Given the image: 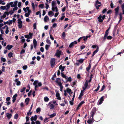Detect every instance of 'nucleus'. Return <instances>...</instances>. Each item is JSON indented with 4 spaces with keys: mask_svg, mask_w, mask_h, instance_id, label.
Segmentation results:
<instances>
[{
    "mask_svg": "<svg viewBox=\"0 0 124 124\" xmlns=\"http://www.w3.org/2000/svg\"><path fill=\"white\" fill-rule=\"evenodd\" d=\"M85 102L84 101H83L81 102L78 105L80 107H81L82 105Z\"/></svg>",
    "mask_w": 124,
    "mask_h": 124,
    "instance_id": "obj_42",
    "label": "nucleus"
},
{
    "mask_svg": "<svg viewBox=\"0 0 124 124\" xmlns=\"http://www.w3.org/2000/svg\"><path fill=\"white\" fill-rule=\"evenodd\" d=\"M7 12L8 13V15L9 14L11 15L14 13V12L13 11L11 10L9 12Z\"/></svg>",
    "mask_w": 124,
    "mask_h": 124,
    "instance_id": "obj_50",
    "label": "nucleus"
},
{
    "mask_svg": "<svg viewBox=\"0 0 124 124\" xmlns=\"http://www.w3.org/2000/svg\"><path fill=\"white\" fill-rule=\"evenodd\" d=\"M36 23H35L33 25V29L34 30L36 29Z\"/></svg>",
    "mask_w": 124,
    "mask_h": 124,
    "instance_id": "obj_47",
    "label": "nucleus"
},
{
    "mask_svg": "<svg viewBox=\"0 0 124 124\" xmlns=\"http://www.w3.org/2000/svg\"><path fill=\"white\" fill-rule=\"evenodd\" d=\"M33 42L34 47L35 48H36L37 45V42L35 39H33Z\"/></svg>",
    "mask_w": 124,
    "mask_h": 124,
    "instance_id": "obj_22",
    "label": "nucleus"
},
{
    "mask_svg": "<svg viewBox=\"0 0 124 124\" xmlns=\"http://www.w3.org/2000/svg\"><path fill=\"white\" fill-rule=\"evenodd\" d=\"M84 60V59H80L78 60V62L80 63H82L83 62Z\"/></svg>",
    "mask_w": 124,
    "mask_h": 124,
    "instance_id": "obj_41",
    "label": "nucleus"
},
{
    "mask_svg": "<svg viewBox=\"0 0 124 124\" xmlns=\"http://www.w3.org/2000/svg\"><path fill=\"white\" fill-rule=\"evenodd\" d=\"M54 106L53 104H51L49 106V108L51 109H52L54 108Z\"/></svg>",
    "mask_w": 124,
    "mask_h": 124,
    "instance_id": "obj_38",
    "label": "nucleus"
},
{
    "mask_svg": "<svg viewBox=\"0 0 124 124\" xmlns=\"http://www.w3.org/2000/svg\"><path fill=\"white\" fill-rule=\"evenodd\" d=\"M18 1H15L14 2H11L10 3V5L12 7H15L17 6Z\"/></svg>",
    "mask_w": 124,
    "mask_h": 124,
    "instance_id": "obj_6",
    "label": "nucleus"
},
{
    "mask_svg": "<svg viewBox=\"0 0 124 124\" xmlns=\"http://www.w3.org/2000/svg\"><path fill=\"white\" fill-rule=\"evenodd\" d=\"M112 38V37L111 36H107V39H111Z\"/></svg>",
    "mask_w": 124,
    "mask_h": 124,
    "instance_id": "obj_56",
    "label": "nucleus"
},
{
    "mask_svg": "<svg viewBox=\"0 0 124 124\" xmlns=\"http://www.w3.org/2000/svg\"><path fill=\"white\" fill-rule=\"evenodd\" d=\"M67 80L66 81H69L70 82L71 81V77H70L67 78Z\"/></svg>",
    "mask_w": 124,
    "mask_h": 124,
    "instance_id": "obj_46",
    "label": "nucleus"
},
{
    "mask_svg": "<svg viewBox=\"0 0 124 124\" xmlns=\"http://www.w3.org/2000/svg\"><path fill=\"white\" fill-rule=\"evenodd\" d=\"M44 100L45 102H48L49 99L47 97H45L44 98Z\"/></svg>",
    "mask_w": 124,
    "mask_h": 124,
    "instance_id": "obj_30",
    "label": "nucleus"
},
{
    "mask_svg": "<svg viewBox=\"0 0 124 124\" xmlns=\"http://www.w3.org/2000/svg\"><path fill=\"white\" fill-rule=\"evenodd\" d=\"M10 7V6L9 5H7L6 6H1L0 7V8L1 9L4 10L8 9Z\"/></svg>",
    "mask_w": 124,
    "mask_h": 124,
    "instance_id": "obj_9",
    "label": "nucleus"
},
{
    "mask_svg": "<svg viewBox=\"0 0 124 124\" xmlns=\"http://www.w3.org/2000/svg\"><path fill=\"white\" fill-rule=\"evenodd\" d=\"M1 61H2L3 62H5V61H6L5 59L4 58H3L2 57H1Z\"/></svg>",
    "mask_w": 124,
    "mask_h": 124,
    "instance_id": "obj_62",
    "label": "nucleus"
},
{
    "mask_svg": "<svg viewBox=\"0 0 124 124\" xmlns=\"http://www.w3.org/2000/svg\"><path fill=\"white\" fill-rule=\"evenodd\" d=\"M28 35H29V39H31L32 38V36L33 35V34L31 32H29V33Z\"/></svg>",
    "mask_w": 124,
    "mask_h": 124,
    "instance_id": "obj_43",
    "label": "nucleus"
},
{
    "mask_svg": "<svg viewBox=\"0 0 124 124\" xmlns=\"http://www.w3.org/2000/svg\"><path fill=\"white\" fill-rule=\"evenodd\" d=\"M4 25V24L3 23H0V27L2 29H6L5 33L6 34H8L9 32V28L8 26L5 25L4 27L3 26Z\"/></svg>",
    "mask_w": 124,
    "mask_h": 124,
    "instance_id": "obj_2",
    "label": "nucleus"
},
{
    "mask_svg": "<svg viewBox=\"0 0 124 124\" xmlns=\"http://www.w3.org/2000/svg\"><path fill=\"white\" fill-rule=\"evenodd\" d=\"M65 68V66H63L62 65H61L59 67V69L61 70L62 72L64 70V69Z\"/></svg>",
    "mask_w": 124,
    "mask_h": 124,
    "instance_id": "obj_16",
    "label": "nucleus"
},
{
    "mask_svg": "<svg viewBox=\"0 0 124 124\" xmlns=\"http://www.w3.org/2000/svg\"><path fill=\"white\" fill-rule=\"evenodd\" d=\"M7 24L9 25H10L11 24H12L13 21L12 20H10L9 21H7L6 22Z\"/></svg>",
    "mask_w": 124,
    "mask_h": 124,
    "instance_id": "obj_34",
    "label": "nucleus"
},
{
    "mask_svg": "<svg viewBox=\"0 0 124 124\" xmlns=\"http://www.w3.org/2000/svg\"><path fill=\"white\" fill-rule=\"evenodd\" d=\"M13 47V46L12 45H8L6 47V49H7L8 50H10Z\"/></svg>",
    "mask_w": 124,
    "mask_h": 124,
    "instance_id": "obj_25",
    "label": "nucleus"
},
{
    "mask_svg": "<svg viewBox=\"0 0 124 124\" xmlns=\"http://www.w3.org/2000/svg\"><path fill=\"white\" fill-rule=\"evenodd\" d=\"M88 86V82L87 80H86L85 82L84 86L83 87V91H85Z\"/></svg>",
    "mask_w": 124,
    "mask_h": 124,
    "instance_id": "obj_7",
    "label": "nucleus"
},
{
    "mask_svg": "<svg viewBox=\"0 0 124 124\" xmlns=\"http://www.w3.org/2000/svg\"><path fill=\"white\" fill-rule=\"evenodd\" d=\"M101 5V3L98 1V0H97L96 2L95 6L96 8L97 9H99V7Z\"/></svg>",
    "mask_w": 124,
    "mask_h": 124,
    "instance_id": "obj_8",
    "label": "nucleus"
},
{
    "mask_svg": "<svg viewBox=\"0 0 124 124\" xmlns=\"http://www.w3.org/2000/svg\"><path fill=\"white\" fill-rule=\"evenodd\" d=\"M46 43L49 44V45H50L51 44V43L50 40L48 39H46Z\"/></svg>",
    "mask_w": 124,
    "mask_h": 124,
    "instance_id": "obj_37",
    "label": "nucleus"
},
{
    "mask_svg": "<svg viewBox=\"0 0 124 124\" xmlns=\"http://www.w3.org/2000/svg\"><path fill=\"white\" fill-rule=\"evenodd\" d=\"M31 5L32 7L34 10L35 9V5L34 3L33 2H32L31 3Z\"/></svg>",
    "mask_w": 124,
    "mask_h": 124,
    "instance_id": "obj_58",
    "label": "nucleus"
},
{
    "mask_svg": "<svg viewBox=\"0 0 124 124\" xmlns=\"http://www.w3.org/2000/svg\"><path fill=\"white\" fill-rule=\"evenodd\" d=\"M48 118L47 117L45 118L44 120V122L45 123L47 122L48 121Z\"/></svg>",
    "mask_w": 124,
    "mask_h": 124,
    "instance_id": "obj_60",
    "label": "nucleus"
},
{
    "mask_svg": "<svg viewBox=\"0 0 124 124\" xmlns=\"http://www.w3.org/2000/svg\"><path fill=\"white\" fill-rule=\"evenodd\" d=\"M26 89L25 87H23L22 89H21L20 92L21 93H23L24 91Z\"/></svg>",
    "mask_w": 124,
    "mask_h": 124,
    "instance_id": "obj_55",
    "label": "nucleus"
},
{
    "mask_svg": "<svg viewBox=\"0 0 124 124\" xmlns=\"http://www.w3.org/2000/svg\"><path fill=\"white\" fill-rule=\"evenodd\" d=\"M14 7V8L13 9V11H15L17 10L18 9V7L17 6H15V7Z\"/></svg>",
    "mask_w": 124,
    "mask_h": 124,
    "instance_id": "obj_52",
    "label": "nucleus"
},
{
    "mask_svg": "<svg viewBox=\"0 0 124 124\" xmlns=\"http://www.w3.org/2000/svg\"><path fill=\"white\" fill-rule=\"evenodd\" d=\"M37 118V116L35 115L34 116H32L31 118V120L32 121H35Z\"/></svg>",
    "mask_w": 124,
    "mask_h": 124,
    "instance_id": "obj_14",
    "label": "nucleus"
},
{
    "mask_svg": "<svg viewBox=\"0 0 124 124\" xmlns=\"http://www.w3.org/2000/svg\"><path fill=\"white\" fill-rule=\"evenodd\" d=\"M18 117V114H16L14 116V118L15 119H17Z\"/></svg>",
    "mask_w": 124,
    "mask_h": 124,
    "instance_id": "obj_53",
    "label": "nucleus"
},
{
    "mask_svg": "<svg viewBox=\"0 0 124 124\" xmlns=\"http://www.w3.org/2000/svg\"><path fill=\"white\" fill-rule=\"evenodd\" d=\"M62 52L61 51L58 50H57V52L55 54V55L57 57H59L60 56Z\"/></svg>",
    "mask_w": 124,
    "mask_h": 124,
    "instance_id": "obj_11",
    "label": "nucleus"
},
{
    "mask_svg": "<svg viewBox=\"0 0 124 124\" xmlns=\"http://www.w3.org/2000/svg\"><path fill=\"white\" fill-rule=\"evenodd\" d=\"M30 64H34V65H35V61H31V62L30 63Z\"/></svg>",
    "mask_w": 124,
    "mask_h": 124,
    "instance_id": "obj_63",
    "label": "nucleus"
},
{
    "mask_svg": "<svg viewBox=\"0 0 124 124\" xmlns=\"http://www.w3.org/2000/svg\"><path fill=\"white\" fill-rule=\"evenodd\" d=\"M96 110L95 109L93 108L92 111L90 114L91 115V116L92 117V119L93 118V116L95 114Z\"/></svg>",
    "mask_w": 124,
    "mask_h": 124,
    "instance_id": "obj_12",
    "label": "nucleus"
},
{
    "mask_svg": "<svg viewBox=\"0 0 124 124\" xmlns=\"http://www.w3.org/2000/svg\"><path fill=\"white\" fill-rule=\"evenodd\" d=\"M50 46L49 45H46L45 46V49L46 50H47L48 49V48Z\"/></svg>",
    "mask_w": 124,
    "mask_h": 124,
    "instance_id": "obj_40",
    "label": "nucleus"
},
{
    "mask_svg": "<svg viewBox=\"0 0 124 124\" xmlns=\"http://www.w3.org/2000/svg\"><path fill=\"white\" fill-rule=\"evenodd\" d=\"M41 111V108H37L36 110V111L37 113L39 114Z\"/></svg>",
    "mask_w": 124,
    "mask_h": 124,
    "instance_id": "obj_32",
    "label": "nucleus"
},
{
    "mask_svg": "<svg viewBox=\"0 0 124 124\" xmlns=\"http://www.w3.org/2000/svg\"><path fill=\"white\" fill-rule=\"evenodd\" d=\"M55 82L58 84V85L62 84V83L61 82V80L59 78H57L56 79Z\"/></svg>",
    "mask_w": 124,
    "mask_h": 124,
    "instance_id": "obj_15",
    "label": "nucleus"
},
{
    "mask_svg": "<svg viewBox=\"0 0 124 124\" xmlns=\"http://www.w3.org/2000/svg\"><path fill=\"white\" fill-rule=\"evenodd\" d=\"M60 87V91H62V89L63 88V86H62V84L61 85H59Z\"/></svg>",
    "mask_w": 124,
    "mask_h": 124,
    "instance_id": "obj_57",
    "label": "nucleus"
},
{
    "mask_svg": "<svg viewBox=\"0 0 124 124\" xmlns=\"http://www.w3.org/2000/svg\"><path fill=\"white\" fill-rule=\"evenodd\" d=\"M77 43V42L76 41H74L72 42L69 45V47L70 48L72 47L74 44Z\"/></svg>",
    "mask_w": 124,
    "mask_h": 124,
    "instance_id": "obj_13",
    "label": "nucleus"
},
{
    "mask_svg": "<svg viewBox=\"0 0 124 124\" xmlns=\"http://www.w3.org/2000/svg\"><path fill=\"white\" fill-rule=\"evenodd\" d=\"M91 66V64L90 63H89V64L88 66V67L86 68V70L88 71L90 69Z\"/></svg>",
    "mask_w": 124,
    "mask_h": 124,
    "instance_id": "obj_29",
    "label": "nucleus"
},
{
    "mask_svg": "<svg viewBox=\"0 0 124 124\" xmlns=\"http://www.w3.org/2000/svg\"><path fill=\"white\" fill-rule=\"evenodd\" d=\"M52 9L53 11L57 12L58 11L57 8L56 6H54L52 7Z\"/></svg>",
    "mask_w": 124,
    "mask_h": 124,
    "instance_id": "obj_17",
    "label": "nucleus"
},
{
    "mask_svg": "<svg viewBox=\"0 0 124 124\" xmlns=\"http://www.w3.org/2000/svg\"><path fill=\"white\" fill-rule=\"evenodd\" d=\"M1 44L4 46H5L6 45L7 43L6 42H4V41H2L1 42Z\"/></svg>",
    "mask_w": 124,
    "mask_h": 124,
    "instance_id": "obj_39",
    "label": "nucleus"
},
{
    "mask_svg": "<svg viewBox=\"0 0 124 124\" xmlns=\"http://www.w3.org/2000/svg\"><path fill=\"white\" fill-rule=\"evenodd\" d=\"M33 85H35V87H38V86H40L42 85V83L41 82H39L38 80L34 81Z\"/></svg>",
    "mask_w": 124,
    "mask_h": 124,
    "instance_id": "obj_3",
    "label": "nucleus"
},
{
    "mask_svg": "<svg viewBox=\"0 0 124 124\" xmlns=\"http://www.w3.org/2000/svg\"><path fill=\"white\" fill-rule=\"evenodd\" d=\"M18 21L17 23L18 24V28L20 29H21L22 28V21L21 20L20 18L18 19Z\"/></svg>",
    "mask_w": 124,
    "mask_h": 124,
    "instance_id": "obj_5",
    "label": "nucleus"
},
{
    "mask_svg": "<svg viewBox=\"0 0 124 124\" xmlns=\"http://www.w3.org/2000/svg\"><path fill=\"white\" fill-rule=\"evenodd\" d=\"M83 40L85 41H86L87 39V38L88 37V36H86V37H85L84 36L83 37Z\"/></svg>",
    "mask_w": 124,
    "mask_h": 124,
    "instance_id": "obj_48",
    "label": "nucleus"
},
{
    "mask_svg": "<svg viewBox=\"0 0 124 124\" xmlns=\"http://www.w3.org/2000/svg\"><path fill=\"white\" fill-rule=\"evenodd\" d=\"M61 74L62 77L65 78L66 79H67V78L68 77H67L64 74L62 73H61Z\"/></svg>",
    "mask_w": 124,
    "mask_h": 124,
    "instance_id": "obj_27",
    "label": "nucleus"
},
{
    "mask_svg": "<svg viewBox=\"0 0 124 124\" xmlns=\"http://www.w3.org/2000/svg\"><path fill=\"white\" fill-rule=\"evenodd\" d=\"M56 115V113H54L53 114H51L50 115H49V116H50V118H52L54 116H55Z\"/></svg>",
    "mask_w": 124,
    "mask_h": 124,
    "instance_id": "obj_28",
    "label": "nucleus"
},
{
    "mask_svg": "<svg viewBox=\"0 0 124 124\" xmlns=\"http://www.w3.org/2000/svg\"><path fill=\"white\" fill-rule=\"evenodd\" d=\"M8 14L7 12H5L3 16H1V18H4L6 17V16H8Z\"/></svg>",
    "mask_w": 124,
    "mask_h": 124,
    "instance_id": "obj_18",
    "label": "nucleus"
},
{
    "mask_svg": "<svg viewBox=\"0 0 124 124\" xmlns=\"http://www.w3.org/2000/svg\"><path fill=\"white\" fill-rule=\"evenodd\" d=\"M27 68V65H24L23 67V68L24 70H26Z\"/></svg>",
    "mask_w": 124,
    "mask_h": 124,
    "instance_id": "obj_51",
    "label": "nucleus"
},
{
    "mask_svg": "<svg viewBox=\"0 0 124 124\" xmlns=\"http://www.w3.org/2000/svg\"><path fill=\"white\" fill-rule=\"evenodd\" d=\"M6 116L8 119H10L11 118L12 116V115L11 114H9L8 113L6 114Z\"/></svg>",
    "mask_w": 124,
    "mask_h": 124,
    "instance_id": "obj_26",
    "label": "nucleus"
},
{
    "mask_svg": "<svg viewBox=\"0 0 124 124\" xmlns=\"http://www.w3.org/2000/svg\"><path fill=\"white\" fill-rule=\"evenodd\" d=\"M105 85H103L101 88V90L100 91V92H101L105 88Z\"/></svg>",
    "mask_w": 124,
    "mask_h": 124,
    "instance_id": "obj_59",
    "label": "nucleus"
},
{
    "mask_svg": "<svg viewBox=\"0 0 124 124\" xmlns=\"http://www.w3.org/2000/svg\"><path fill=\"white\" fill-rule=\"evenodd\" d=\"M44 20L45 22L48 21H49V18L48 16H46L44 18Z\"/></svg>",
    "mask_w": 124,
    "mask_h": 124,
    "instance_id": "obj_21",
    "label": "nucleus"
},
{
    "mask_svg": "<svg viewBox=\"0 0 124 124\" xmlns=\"http://www.w3.org/2000/svg\"><path fill=\"white\" fill-rule=\"evenodd\" d=\"M108 31H109V29L105 31V34L104 35L107 36L108 34Z\"/></svg>",
    "mask_w": 124,
    "mask_h": 124,
    "instance_id": "obj_45",
    "label": "nucleus"
},
{
    "mask_svg": "<svg viewBox=\"0 0 124 124\" xmlns=\"http://www.w3.org/2000/svg\"><path fill=\"white\" fill-rule=\"evenodd\" d=\"M13 55V54L12 53L10 52L9 53L8 55V56L9 58H11L12 57Z\"/></svg>",
    "mask_w": 124,
    "mask_h": 124,
    "instance_id": "obj_44",
    "label": "nucleus"
},
{
    "mask_svg": "<svg viewBox=\"0 0 124 124\" xmlns=\"http://www.w3.org/2000/svg\"><path fill=\"white\" fill-rule=\"evenodd\" d=\"M104 100V96H102L98 102L99 103V104H101Z\"/></svg>",
    "mask_w": 124,
    "mask_h": 124,
    "instance_id": "obj_19",
    "label": "nucleus"
},
{
    "mask_svg": "<svg viewBox=\"0 0 124 124\" xmlns=\"http://www.w3.org/2000/svg\"><path fill=\"white\" fill-rule=\"evenodd\" d=\"M64 91H65L66 92L69 93L70 94L72 93V92L71 90L69 88H67L66 90Z\"/></svg>",
    "mask_w": 124,
    "mask_h": 124,
    "instance_id": "obj_20",
    "label": "nucleus"
},
{
    "mask_svg": "<svg viewBox=\"0 0 124 124\" xmlns=\"http://www.w3.org/2000/svg\"><path fill=\"white\" fill-rule=\"evenodd\" d=\"M105 17V15H103L102 16L101 15H100L98 17V20L99 22L100 23H102L103 22V20H104Z\"/></svg>",
    "mask_w": 124,
    "mask_h": 124,
    "instance_id": "obj_4",
    "label": "nucleus"
},
{
    "mask_svg": "<svg viewBox=\"0 0 124 124\" xmlns=\"http://www.w3.org/2000/svg\"><path fill=\"white\" fill-rule=\"evenodd\" d=\"M56 3V2L54 1H53L52 2V7L55 6V5Z\"/></svg>",
    "mask_w": 124,
    "mask_h": 124,
    "instance_id": "obj_35",
    "label": "nucleus"
},
{
    "mask_svg": "<svg viewBox=\"0 0 124 124\" xmlns=\"http://www.w3.org/2000/svg\"><path fill=\"white\" fill-rule=\"evenodd\" d=\"M119 7L118 6L115 9V11H116V14L117 15L118 14V10H119Z\"/></svg>",
    "mask_w": 124,
    "mask_h": 124,
    "instance_id": "obj_33",
    "label": "nucleus"
},
{
    "mask_svg": "<svg viewBox=\"0 0 124 124\" xmlns=\"http://www.w3.org/2000/svg\"><path fill=\"white\" fill-rule=\"evenodd\" d=\"M87 122L88 124H91L92 123V121L91 120L89 119L87 121Z\"/></svg>",
    "mask_w": 124,
    "mask_h": 124,
    "instance_id": "obj_49",
    "label": "nucleus"
},
{
    "mask_svg": "<svg viewBox=\"0 0 124 124\" xmlns=\"http://www.w3.org/2000/svg\"><path fill=\"white\" fill-rule=\"evenodd\" d=\"M83 91V90H82L81 91V92L80 93V95L78 97V98L80 99H81V98L82 96H83V91Z\"/></svg>",
    "mask_w": 124,
    "mask_h": 124,
    "instance_id": "obj_23",
    "label": "nucleus"
},
{
    "mask_svg": "<svg viewBox=\"0 0 124 124\" xmlns=\"http://www.w3.org/2000/svg\"><path fill=\"white\" fill-rule=\"evenodd\" d=\"M25 52V50L24 49H23L21 51L20 54H22L23 53H24Z\"/></svg>",
    "mask_w": 124,
    "mask_h": 124,
    "instance_id": "obj_64",
    "label": "nucleus"
},
{
    "mask_svg": "<svg viewBox=\"0 0 124 124\" xmlns=\"http://www.w3.org/2000/svg\"><path fill=\"white\" fill-rule=\"evenodd\" d=\"M56 96L57 99L59 100H61V98L60 96L59 93H57L56 94Z\"/></svg>",
    "mask_w": 124,
    "mask_h": 124,
    "instance_id": "obj_24",
    "label": "nucleus"
},
{
    "mask_svg": "<svg viewBox=\"0 0 124 124\" xmlns=\"http://www.w3.org/2000/svg\"><path fill=\"white\" fill-rule=\"evenodd\" d=\"M45 4L46 5V6L45 7L46 8V9H47L48 8L49 6L48 4L47 3H45Z\"/></svg>",
    "mask_w": 124,
    "mask_h": 124,
    "instance_id": "obj_61",
    "label": "nucleus"
},
{
    "mask_svg": "<svg viewBox=\"0 0 124 124\" xmlns=\"http://www.w3.org/2000/svg\"><path fill=\"white\" fill-rule=\"evenodd\" d=\"M53 14V12L52 11H50L48 12V15L49 16H50L51 17L53 16V15H52Z\"/></svg>",
    "mask_w": 124,
    "mask_h": 124,
    "instance_id": "obj_36",
    "label": "nucleus"
},
{
    "mask_svg": "<svg viewBox=\"0 0 124 124\" xmlns=\"http://www.w3.org/2000/svg\"><path fill=\"white\" fill-rule=\"evenodd\" d=\"M23 10L26 13L25 16L26 17H28L30 15L31 11L29 9V7H27L26 8H23Z\"/></svg>",
    "mask_w": 124,
    "mask_h": 124,
    "instance_id": "obj_1",
    "label": "nucleus"
},
{
    "mask_svg": "<svg viewBox=\"0 0 124 124\" xmlns=\"http://www.w3.org/2000/svg\"><path fill=\"white\" fill-rule=\"evenodd\" d=\"M30 101V99L29 98H27L25 100V102L26 103V104L27 105L29 101Z\"/></svg>",
    "mask_w": 124,
    "mask_h": 124,
    "instance_id": "obj_31",
    "label": "nucleus"
},
{
    "mask_svg": "<svg viewBox=\"0 0 124 124\" xmlns=\"http://www.w3.org/2000/svg\"><path fill=\"white\" fill-rule=\"evenodd\" d=\"M57 24L56 23H54L52 26V27L53 28H54L57 26Z\"/></svg>",
    "mask_w": 124,
    "mask_h": 124,
    "instance_id": "obj_54",
    "label": "nucleus"
},
{
    "mask_svg": "<svg viewBox=\"0 0 124 124\" xmlns=\"http://www.w3.org/2000/svg\"><path fill=\"white\" fill-rule=\"evenodd\" d=\"M55 59L54 58H52L50 61L51 65L52 67L54 66L55 64Z\"/></svg>",
    "mask_w": 124,
    "mask_h": 124,
    "instance_id": "obj_10",
    "label": "nucleus"
}]
</instances>
